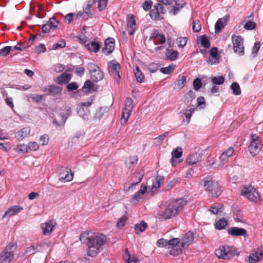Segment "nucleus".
<instances>
[{"label":"nucleus","mask_w":263,"mask_h":263,"mask_svg":"<svg viewBox=\"0 0 263 263\" xmlns=\"http://www.w3.org/2000/svg\"><path fill=\"white\" fill-rule=\"evenodd\" d=\"M79 239L87 246V254L91 257L96 256L107 241L106 235L95 231H84L80 235Z\"/></svg>","instance_id":"f257e3e1"},{"label":"nucleus","mask_w":263,"mask_h":263,"mask_svg":"<svg viewBox=\"0 0 263 263\" xmlns=\"http://www.w3.org/2000/svg\"><path fill=\"white\" fill-rule=\"evenodd\" d=\"M187 201L184 198L176 199L166 203L163 213L164 218L167 219L177 215L186 204Z\"/></svg>","instance_id":"f03ea898"},{"label":"nucleus","mask_w":263,"mask_h":263,"mask_svg":"<svg viewBox=\"0 0 263 263\" xmlns=\"http://www.w3.org/2000/svg\"><path fill=\"white\" fill-rule=\"evenodd\" d=\"M157 244L159 247H165L168 249L170 254L173 256L180 254L183 248L180 240L177 238H172L170 239L161 238L158 240Z\"/></svg>","instance_id":"7ed1b4c3"},{"label":"nucleus","mask_w":263,"mask_h":263,"mask_svg":"<svg viewBox=\"0 0 263 263\" xmlns=\"http://www.w3.org/2000/svg\"><path fill=\"white\" fill-rule=\"evenodd\" d=\"M203 182V186L209 197L216 198L220 195L221 188L217 181L209 177L204 178Z\"/></svg>","instance_id":"20e7f679"},{"label":"nucleus","mask_w":263,"mask_h":263,"mask_svg":"<svg viewBox=\"0 0 263 263\" xmlns=\"http://www.w3.org/2000/svg\"><path fill=\"white\" fill-rule=\"evenodd\" d=\"M215 253L218 258L223 259L229 258L238 254L236 248L232 246H221L215 250Z\"/></svg>","instance_id":"39448f33"},{"label":"nucleus","mask_w":263,"mask_h":263,"mask_svg":"<svg viewBox=\"0 0 263 263\" xmlns=\"http://www.w3.org/2000/svg\"><path fill=\"white\" fill-rule=\"evenodd\" d=\"M16 246L14 243H10L6 246L0 255V263H11L14 259V251Z\"/></svg>","instance_id":"423d86ee"},{"label":"nucleus","mask_w":263,"mask_h":263,"mask_svg":"<svg viewBox=\"0 0 263 263\" xmlns=\"http://www.w3.org/2000/svg\"><path fill=\"white\" fill-rule=\"evenodd\" d=\"M232 41L234 52L238 53L239 55H243L245 54L243 38L240 35H233Z\"/></svg>","instance_id":"0eeeda50"},{"label":"nucleus","mask_w":263,"mask_h":263,"mask_svg":"<svg viewBox=\"0 0 263 263\" xmlns=\"http://www.w3.org/2000/svg\"><path fill=\"white\" fill-rule=\"evenodd\" d=\"M241 195L246 196L250 201L256 202L259 199V193L252 186L246 187L241 191Z\"/></svg>","instance_id":"6e6552de"},{"label":"nucleus","mask_w":263,"mask_h":263,"mask_svg":"<svg viewBox=\"0 0 263 263\" xmlns=\"http://www.w3.org/2000/svg\"><path fill=\"white\" fill-rule=\"evenodd\" d=\"M144 175V171L142 169L136 171L130 177L128 183L129 187L128 190H130L133 187L139 184L142 180Z\"/></svg>","instance_id":"1a4fd4ad"},{"label":"nucleus","mask_w":263,"mask_h":263,"mask_svg":"<svg viewBox=\"0 0 263 263\" xmlns=\"http://www.w3.org/2000/svg\"><path fill=\"white\" fill-rule=\"evenodd\" d=\"M133 100L130 98L126 99L124 109L122 111L121 120L124 121L123 123H126L130 116L134 108Z\"/></svg>","instance_id":"9d476101"},{"label":"nucleus","mask_w":263,"mask_h":263,"mask_svg":"<svg viewBox=\"0 0 263 263\" xmlns=\"http://www.w3.org/2000/svg\"><path fill=\"white\" fill-rule=\"evenodd\" d=\"M88 69L91 76V79L96 82L101 80L103 78V74L99 69L98 66L93 63H89Z\"/></svg>","instance_id":"9b49d317"},{"label":"nucleus","mask_w":263,"mask_h":263,"mask_svg":"<svg viewBox=\"0 0 263 263\" xmlns=\"http://www.w3.org/2000/svg\"><path fill=\"white\" fill-rule=\"evenodd\" d=\"M263 257V246L253 251L246 261L248 263H257Z\"/></svg>","instance_id":"f8f14e48"},{"label":"nucleus","mask_w":263,"mask_h":263,"mask_svg":"<svg viewBox=\"0 0 263 263\" xmlns=\"http://www.w3.org/2000/svg\"><path fill=\"white\" fill-rule=\"evenodd\" d=\"M115 49V40L112 37H108L105 40L104 47L102 48V52L106 55L111 53Z\"/></svg>","instance_id":"ddd939ff"},{"label":"nucleus","mask_w":263,"mask_h":263,"mask_svg":"<svg viewBox=\"0 0 263 263\" xmlns=\"http://www.w3.org/2000/svg\"><path fill=\"white\" fill-rule=\"evenodd\" d=\"M136 27V23L134 15L128 14L127 17V30L130 35L134 34Z\"/></svg>","instance_id":"4468645a"},{"label":"nucleus","mask_w":263,"mask_h":263,"mask_svg":"<svg viewBox=\"0 0 263 263\" xmlns=\"http://www.w3.org/2000/svg\"><path fill=\"white\" fill-rule=\"evenodd\" d=\"M109 71L111 73L117 75L119 80L120 79L119 74V69L120 68V64L115 60H111L108 63Z\"/></svg>","instance_id":"2eb2a0df"},{"label":"nucleus","mask_w":263,"mask_h":263,"mask_svg":"<svg viewBox=\"0 0 263 263\" xmlns=\"http://www.w3.org/2000/svg\"><path fill=\"white\" fill-rule=\"evenodd\" d=\"M194 239V234L192 231H188L182 238L181 242L182 247L184 248H186L190 245H191Z\"/></svg>","instance_id":"dca6fc26"},{"label":"nucleus","mask_w":263,"mask_h":263,"mask_svg":"<svg viewBox=\"0 0 263 263\" xmlns=\"http://www.w3.org/2000/svg\"><path fill=\"white\" fill-rule=\"evenodd\" d=\"M73 174L71 172V170L66 168L60 173L59 179L62 182H68L73 179Z\"/></svg>","instance_id":"f3484780"},{"label":"nucleus","mask_w":263,"mask_h":263,"mask_svg":"<svg viewBox=\"0 0 263 263\" xmlns=\"http://www.w3.org/2000/svg\"><path fill=\"white\" fill-rule=\"evenodd\" d=\"M43 91L44 92H48V95L54 96L56 95L61 94L62 91V87L58 86L51 85L45 87Z\"/></svg>","instance_id":"a211bd4d"},{"label":"nucleus","mask_w":263,"mask_h":263,"mask_svg":"<svg viewBox=\"0 0 263 263\" xmlns=\"http://www.w3.org/2000/svg\"><path fill=\"white\" fill-rule=\"evenodd\" d=\"M23 210V208L19 205H14L11 206L5 212L4 215L3 216V218H4L6 217H9L15 215L21 212Z\"/></svg>","instance_id":"6ab92c4d"},{"label":"nucleus","mask_w":263,"mask_h":263,"mask_svg":"<svg viewBox=\"0 0 263 263\" xmlns=\"http://www.w3.org/2000/svg\"><path fill=\"white\" fill-rule=\"evenodd\" d=\"M230 16L226 15L223 17L219 18L217 20L215 25V32L218 33L221 31L222 28L227 24V22L229 20Z\"/></svg>","instance_id":"aec40b11"},{"label":"nucleus","mask_w":263,"mask_h":263,"mask_svg":"<svg viewBox=\"0 0 263 263\" xmlns=\"http://www.w3.org/2000/svg\"><path fill=\"white\" fill-rule=\"evenodd\" d=\"M186 77L185 76H182L181 77H179V78L173 83L174 89L179 91L182 88H183L186 83Z\"/></svg>","instance_id":"412c9836"},{"label":"nucleus","mask_w":263,"mask_h":263,"mask_svg":"<svg viewBox=\"0 0 263 263\" xmlns=\"http://www.w3.org/2000/svg\"><path fill=\"white\" fill-rule=\"evenodd\" d=\"M218 49L217 47H213L210 51V57L206 60L207 63L210 64H213L218 63L217 60Z\"/></svg>","instance_id":"4be33fe9"},{"label":"nucleus","mask_w":263,"mask_h":263,"mask_svg":"<svg viewBox=\"0 0 263 263\" xmlns=\"http://www.w3.org/2000/svg\"><path fill=\"white\" fill-rule=\"evenodd\" d=\"M147 186L141 184L140 189L134 195V197L132 199L131 202L137 203L139 200L141 199L144 194L147 191Z\"/></svg>","instance_id":"5701e85b"},{"label":"nucleus","mask_w":263,"mask_h":263,"mask_svg":"<svg viewBox=\"0 0 263 263\" xmlns=\"http://www.w3.org/2000/svg\"><path fill=\"white\" fill-rule=\"evenodd\" d=\"M182 154V148L180 147H177L172 151L171 153L172 158L170 160V162L173 166H175L176 165V161H175L174 159L179 158L181 156Z\"/></svg>","instance_id":"b1692460"},{"label":"nucleus","mask_w":263,"mask_h":263,"mask_svg":"<svg viewBox=\"0 0 263 263\" xmlns=\"http://www.w3.org/2000/svg\"><path fill=\"white\" fill-rule=\"evenodd\" d=\"M201 155L198 153H195L192 154L186 159V163L188 165L194 164L199 161L201 159Z\"/></svg>","instance_id":"393cba45"},{"label":"nucleus","mask_w":263,"mask_h":263,"mask_svg":"<svg viewBox=\"0 0 263 263\" xmlns=\"http://www.w3.org/2000/svg\"><path fill=\"white\" fill-rule=\"evenodd\" d=\"M30 133V129L29 127H24L15 133V137L19 140H22L28 137Z\"/></svg>","instance_id":"a878e982"},{"label":"nucleus","mask_w":263,"mask_h":263,"mask_svg":"<svg viewBox=\"0 0 263 263\" xmlns=\"http://www.w3.org/2000/svg\"><path fill=\"white\" fill-rule=\"evenodd\" d=\"M108 108L107 107H100L98 108L94 115V120H100L103 117L104 114L108 112Z\"/></svg>","instance_id":"bb28decb"},{"label":"nucleus","mask_w":263,"mask_h":263,"mask_svg":"<svg viewBox=\"0 0 263 263\" xmlns=\"http://www.w3.org/2000/svg\"><path fill=\"white\" fill-rule=\"evenodd\" d=\"M233 153V147H230L222 153L219 157V159L221 160L223 163H224L225 162L227 161L228 158L232 155Z\"/></svg>","instance_id":"cd10ccee"},{"label":"nucleus","mask_w":263,"mask_h":263,"mask_svg":"<svg viewBox=\"0 0 263 263\" xmlns=\"http://www.w3.org/2000/svg\"><path fill=\"white\" fill-rule=\"evenodd\" d=\"M57 225L55 220L51 219L41 225L42 230H53Z\"/></svg>","instance_id":"c85d7f7f"},{"label":"nucleus","mask_w":263,"mask_h":263,"mask_svg":"<svg viewBox=\"0 0 263 263\" xmlns=\"http://www.w3.org/2000/svg\"><path fill=\"white\" fill-rule=\"evenodd\" d=\"M43 247L41 245H37L36 246L33 245L31 246L30 247H28L26 248L25 251V254L27 255H30L34 254L36 252L38 251H43Z\"/></svg>","instance_id":"c756f323"},{"label":"nucleus","mask_w":263,"mask_h":263,"mask_svg":"<svg viewBox=\"0 0 263 263\" xmlns=\"http://www.w3.org/2000/svg\"><path fill=\"white\" fill-rule=\"evenodd\" d=\"M261 143H254L251 142L249 146V149L251 154L255 156L257 155L259 152V148L258 144H260Z\"/></svg>","instance_id":"7c9ffc66"},{"label":"nucleus","mask_w":263,"mask_h":263,"mask_svg":"<svg viewBox=\"0 0 263 263\" xmlns=\"http://www.w3.org/2000/svg\"><path fill=\"white\" fill-rule=\"evenodd\" d=\"M71 75L70 73L65 71L58 77L59 83L61 84L68 83L71 79Z\"/></svg>","instance_id":"2f4dec72"},{"label":"nucleus","mask_w":263,"mask_h":263,"mask_svg":"<svg viewBox=\"0 0 263 263\" xmlns=\"http://www.w3.org/2000/svg\"><path fill=\"white\" fill-rule=\"evenodd\" d=\"M85 47L88 50L93 51L96 53L97 52L100 48V44L95 41H92L86 44Z\"/></svg>","instance_id":"473e14b6"},{"label":"nucleus","mask_w":263,"mask_h":263,"mask_svg":"<svg viewBox=\"0 0 263 263\" xmlns=\"http://www.w3.org/2000/svg\"><path fill=\"white\" fill-rule=\"evenodd\" d=\"M83 89H86V91L91 92L96 91L97 88L90 80H88L85 81L83 87Z\"/></svg>","instance_id":"72a5a7b5"},{"label":"nucleus","mask_w":263,"mask_h":263,"mask_svg":"<svg viewBox=\"0 0 263 263\" xmlns=\"http://www.w3.org/2000/svg\"><path fill=\"white\" fill-rule=\"evenodd\" d=\"M210 210L213 214H218L223 212V204L219 203H215L211 206Z\"/></svg>","instance_id":"f704fd0d"},{"label":"nucleus","mask_w":263,"mask_h":263,"mask_svg":"<svg viewBox=\"0 0 263 263\" xmlns=\"http://www.w3.org/2000/svg\"><path fill=\"white\" fill-rule=\"evenodd\" d=\"M95 0L93 1L88 0L87 2V4L85 7L83 8V11L86 14H88L87 16L92 17L93 15V13L91 11V8L93 3H95Z\"/></svg>","instance_id":"c9c22d12"},{"label":"nucleus","mask_w":263,"mask_h":263,"mask_svg":"<svg viewBox=\"0 0 263 263\" xmlns=\"http://www.w3.org/2000/svg\"><path fill=\"white\" fill-rule=\"evenodd\" d=\"M228 224V221L224 218L219 219L215 223V228L218 230L224 229Z\"/></svg>","instance_id":"e433bc0d"},{"label":"nucleus","mask_w":263,"mask_h":263,"mask_svg":"<svg viewBox=\"0 0 263 263\" xmlns=\"http://www.w3.org/2000/svg\"><path fill=\"white\" fill-rule=\"evenodd\" d=\"M78 114L81 117H82L84 120H88L90 112L89 110L87 109H85L84 107H80V108L78 110Z\"/></svg>","instance_id":"4c0bfd02"},{"label":"nucleus","mask_w":263,"mask_h":263,"mask_svg":"<svg viewBox=\"0 0 263 263\" xmlns=\"http://www.w3.org/2000/svg\"><path fill=\"white\" fill-rule=\"evenodd\" d=\"M138 157L136 156H134L128 158L125 161V164L127 167L130 168L134 165L137 163Z\"/></svg>","instance_id":"58836bf2"},{"label":"nucleus","mask_w":263,"mask_h":263,"mask_svg":"<svg viewBox=\"0 0 263 263\" xmlns=\"http://www.w3.org/2000/svg\"><path fill=\"white\" fill-rule=\"evenodd\" d=\"M135 76L136 79V80L142 83L144 81V77L142 72L140 70L139 67L138 66H136V69L135 70Z\"/></svg>","instance_id":"ea45409f"},{"label":"nucleus","mask_w":263,"mask_h":263,"mask_svg":"<svg viewBox=\"0 0 263 263\" xmlns=\"http://www.w3.org/2000/svg\"><path fill=\"white\" fill-rule=\"evenodd\" d=\"M124 257L126 259V263H136L137 259L135 256H130L127 249L124 254Z\"/></svg>","instance_id":"a19ab883"},{"label":"nucleus","mask_w":263,"mask_h":263,"mask_svg":"<svg viewBox=\"0 0 263 263\" xmlns=\"http://www.w3.org/2000/svg\"><path fill=\"white\" fill-rule=\"evenodd\" d=\"M230 88L233 90V93L234 95L238 96L241 94L240 88L237 83L233 82L231 84Z\"/></svg>","instance_id":"79ce46f5"},{"label":"nucleus","mask_w":263,"mask_h":263,"mask_svg":"<svg viewBox=\"0 0 263 263\" xmlns=\"http://www.w3.org/2000/svg\"><path fill=\"white\" fill-rule=\"evenodd\" d=\"M29 46L30 45H29V43H26L25 42H24V43L19 42L17 44V45H16V46H15L13 47V49L18 50H20V51H24L27 48L29 47Z\"/></svg>","instance_id":"37998d69"},{"label":"nucleus","mask_w":263,"mask_h":263,"mask_svg":"<svg viewBox=\"0 0 263 263\" xmlns=\"http://www.w3.org/2000/svg\"><path fill=\"white\" fill-rule=\"evenodd\" d=\"M150 17L155 20H161L160 15L158 10L155 9L151 10L149 12Z\"/></svg>","instance_id":"c03bdc74"},{"label":"nucleus","mask_w":263,"mask_h":263,"mask_svg":"<svg viewBox=\"0 0 263 263\" xmlns=\"http://www.w3.org/2000/svg\"><path fill=\"white\" fill-rule=\"evenodd\" d=\"M201 44L205 48H208L210 46L209 40L205 35L201 36Z\"/></svg>","instance_id":"a18cd8bd"},{"label":"nucleus","mask_w":263,"mask_h":263,"mask_svg":"<svg viewBox=\"0 0 263 263\" xmlns=\"http://www.w3.org/2000/svg\"><path fill=\"white\" fill-rule=\"evenodd\" d=\"M127 220V217L126 215L122 216L119 219L117 223V228L118 229H121L124 226Z\"/></svg>","instance_id":"49530a36"},{"label":"nucleus","mask_w":263,"mask_h":263,"mask_svg":"<svg viewBox=\"0 0 263 263\" xmlns=\"http://www.w3.org/2000/svg\"><path fill=\"white\" fill-rule=\"evenodd\" d=\"M224 80L225 79L223 76L214 77L212 79V82L215 85H221L224 83Z\"/></svg>","instance_id":"de8ad7c7"},{"label":"nucleus","mask_w":263,"mask_h":263,"mask_svg":"<svg viewBox=\"0 0 263 263\" xmlns=\"http://www.w3.org/2000/svg\"><path fill=\"white\" fill-rule=\"evenodd\" d=\"M175 66L174 65L172 64L167 67L161 68L160 71L164 74H170L174 70Z\"/></svg>","instance_id":"09e8293b"},{"label":"nucleus","mask_w":263,"mask_h":263,"mask_svg":"<svg viewBox=\"0 0 263 263\" xmlns=\"http://www.w3.org/2000/svg\"><path fill=\"white\" fill-rule=\"evenodd\" d=\"M13 50V49L11 46H6L0 50V56L5 57Z\"/></svg>","instance_id":"8fccbe9b"},{"label":"nucleus","mask_w":263,"mask_h":263,"mask_svg":"<svg viewBox=\"0 0 263 263\" xmlns=\"http://www.w3.org/2000/svg\"><path fill=\"white\" fill-rule=\"evenodd\" d=\"M16 151L20 153H27L28 152V145H26L25 144H20L17 145V148H15Z\"/></svg>","instance_id":"3c124183"},{"label":"nucleus","mask_w":263,"mask_h":263,"mask_svg":"<svg viewBox=\"0 0 263 263\" xmlns=\"http://www.w3.org/2000/svg\"><path fill=\"white\" fill-rule=\"evenodd\" d=\"M193 86L194 89L195 90H198L202 86V82L201 79L198 78L194 79L193 82Z\"/></svg>","instance_id":"603ef678"},{"label":"nucleus","mask_w":263,"mask_h":263,"mask_svg":"<svg viewBox=\"0 0 263 263\" xmlns=\"http://www.w3.org/2000/svg\"><path fill=\"white\" fill-rule=\"evenodd\" d=\"M147 227V223L144 221H141L139 223L135 225V230H145Z\"/></svg>","instance_id":"864d4df0"},{"label":"nucleus","mask_w":263,"mask_h":263,"mask_svg":"<svg viewBox=\"0 0 263 263\" xmlns=\"http://www.w3.org/2000/svg\"><path fill=\"white\" fill-rule=\"evenodd\" d=\"M74 18H76V14L74 13H69L65 15L64 17L65 22L66 23L70 24L71 23Z\"/></svg>","instance_id":"5fc2aeb1"},{"label":"nucleus","mask_w":263,"mask_h":263,"mask_svg":"<svg viewBox=\"0 0 263 263\" xmlns=\"http://www.w3.org/2000/svg\"><path fill=\"white\" fill-rule=\"evenodd\" d=\"M256 26L254 22L249 21L246 22L244 26V28L248 30H252L255 28Z\"/></svg>","instance_id":"6e6d98bb"},{"label":"nucleus","mask_w":263,"mask_h":263,"mask_svg":"<svg viewBox=\"0 0 263 263\" xmlns=\"http://www.w3.org/2000/svg\"><path fill=\"white\" fill-rule=\"evenodd\" d=\"M45 95L32 94L30 95V98L37 103L41 102Z\"/></svg>","instance_id":"4d7b16f0"},{"label":"nucleus","mask_w":263,"mask_h":263,"mask_svg":"<svg viewBox=\"0 0 263 263\" xmlns=\"http://www.w3.org/2000/svg\"><path fill=\"white\" fill-rule=\"evenodd\" d=\"M65 109L66 110V114H63L62 113L60 114V115L61 117L63 118V121L65 122L67 119L68 117H69L70 116H71L72 114V111L70 107H66Z\"/></svg>","instance_id":"13d9d810"},{"label":"nucleus","mask_w":263,"mask_h":263,"mask_svg":"<svg viewBox=\"0 0 263 263\" xmlns=\"http://www.w3.org/2000/svg\"><path fill=\"white\" fill-rule=\"evenodd\" d=\"M201 29V25L198 21L193 22L192 29L194 32H199Z\"/></svg>","instance_id":"bf43d9fd"},{"label":"nucleus","mask_w":263,"mask_h":263,"mask_svg":"<svg viewBox=\"0 0 263 263\" xmlns=\"http://www.w3.org/2000/svg\"><path fill=\"white\" fill-rule=\"evenodd\" d=\"M45 16V13L44 11V7L42 5L38 6L37 14V17L39 18H43Z\"/></svg>","instance_id":"052dcab7"},{"label":"nucleus","mask_w":263,"mask_h":263,"mask_svg":"<svg viewBox=\"0 0 263 263\" xmlns=\"http://www.w3.org/2000/svg\"><path fill=\"white\" fill-rule=\"evenodd\" d=\"M260 44L259 42H255L252 49V55L253 57H256L260 48Z\"/></svg>","instance_id":"680f3d73"},{"label":"nucleus","mask_w":263,"mask_h":263,"mask_svg":"<svg viewBox=\"0 0 263 263\" xmlns=\"http://www.w3.org/2000/svg\"><path fill=\"white\" fill-rule=\"evenodd\" d=\"M68 91H72L78 88V85L76 82H71L66 86Z\"/></svg>","instance_id":"e2e57ef3"},{"label":"nucleus","mask_w":263,"mask_h":263,"mask_svg":"<svg viewBox=\"0 0 263 263\" xmlns=\"http://www.w3.org/2000/svg\"><path fill=\"white\" fill-rule=\"evenodd\" d=\"M230 235L233 236H246L247 231H228Z\"/></svg>","instance_id":"0e129e2a"},{"label":"nucleus","mask_w":263,"mask_h":263,"mask_svg":"<svg viewBox=\"0 0 263 263\" xmlns=\"http://www.w3.org/2000/svg\"><path fill=\"white\" fill-rule=\"evenodd\" d=\"M87 15L84 11H79L76 14V18L82 17L84 20H87L89 17H90V16H87Z\"/></svg>","instance_id":"69168bd1"},{"label":"nucleus","mask_w":263,"mask_h":263,"mask_svg":"<svg viewBox=\"0 0 263 263\" xmlns=\"http://www.w3.org/2000/svg\"><path fill=\"white\" fill-rule=\"evenodd\" d=\"M28 149H30L31 151H36L39 147V144L35 142H31L29 143L28 145Z\"/></svg>","instance_id":"338daca9"},{"label":"nucleus","mask_w":263,"mask_h":263,"mask_svg":"<svg viewBox=\"0 0 263 263\" xmlns=\"http://www.w3.org/2000/svg\"><path fill=\"white\" fill-rule=\"evenodd\" d=\"M154 8L158 10L159 13H161L162 14H164L165 12V10L164 9L163 5L162 4H160L159 3L156 4L154 6Z\"/></svg>","instance_id":"774afa93"}]
</instances>
